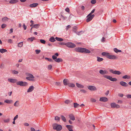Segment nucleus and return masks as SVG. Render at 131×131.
<instances>
[{
    "mask_svg": "<svg viewBox=\"0 0 131 131\" xmlns=\"http://www.w3.org/2000/svg\"><path fill=\"white\" fill-rule=\"evenodd\" d=\"M102 55L106 56L107 58L115 60L118 58L117 57L114 55H110V54L108 52H103L101 54Z\"/></svg>",
    "mask_w": 131,
    "mask_h": 131,
    "instance_id": "obj_1",
    "label": "nucleus"
},
{
    "mask_svg": "<svg viewBox=\"0 0 131 131\" xmlns=\"http://www.w3.org/2000/svg\"><path fill=\"white\" fill-rule=\"evenodd\" d=\"M75 50L77 52L81 53H90L91 51L86 48L81 47L76 48Z\"/></svg>",
    "mask_w": 131,
    "mask_h": 131,
    "instance_id": "obj_2",
    "label": "nucleus"
},
{
    "mask_svg": "<svg viewBox=\"0 0 131 131\" xmlns=\"http://www.w3.org/2000/svg\"><path fill=\"white\" fill-rule=\"evenodd\" d=\"M52 126L53 129L56 130L57 131L61 130L62 128V126L61 125H58L57 123L53 124Z\"/></svg>",
    "mask_w": 131,
    "mask_h": 131,
    "instance_id": "obj_3",
    "label": "nucleus"
},
{
    "mask_svg": "<svg viewBox=\"0 0 131 131\" xmlns=\"http://www.w3.org/2000/svg\"><path fill=\"white\" fill-rule=\"evenodd\" d=\"M103 77L105 78H106L108 80H110L112 81H116L117 80L115 78H113L112 77L110 76L107 75H103Z\"/></svg>",
    "mask_w": 131,
    "mask_h": 131,
    "instance_id": "obj_4",
    "label": "nucleus"
},
{
    "mask_svg": "<svg viewBox=\"0 0 131 131\" xmlns=\"http://www.w3.org/2000/svg\"><path fill=\"white\" fill-rule=\"evenodd\" d=\"M16 84L21 86H26L28 85L27 82H23L22 81H19L16 82Z\"/></svg>",
    "mask_w": 131,
    "mask_h": 131,
    "instance_id": "obj_5",
    "label": "nucleus"
},
{
    "mask_svg": "<svg viewBox=\"0 0 131 131\" xmlns=\"http://www.w3.org/2000/svg\"><path fill=\"white\" fill-rule=\"evenodd\" d=\"M66 46L70 48H73L75 47L76 45L74 44L71 42H69L66 43Z\"/></svg>",
    "mask_w": 131,
    "mask_h": 131,
    "instance_id": "obj_6",
    "label": "nucleus"
},
{
    "mask_svg": "<svg viewBox=\"0 0 131 131\" xmlns=\"http://www.w3.org/2000/svg\"><path fill=\"white\" fill-rule=\"evenodd\" d=\"M109 71L111 73L114 74L119 75L121 74V72L119 71L114 70L112 69H110Z\"/></svg>",
    "mask_w": 131,
    "mask_h": 131,
    "instance_id": "obj_7",
    "label": "nucleus"
},
{
    "mask_svg": "<svg viewBox=\"0 0 131 131\" xmlns=\"http://www.w3.org/2000/svg\"><path fill=\"white\" fill-rule=\"evenodd\" d=\"M88 89L91 91H94L97 90L96 87L93 85H89L88 86Z\"/></svg>",
    "mask_w": 131,
    "mask_h": 131,
    "instance_id": "obj_8",
    "label": "nucleus"
},
{
    "mask_svg": "<svg viewBox=\"0 0 131 131\" xmlns=\"http://www.w3.org/2000/svg\"><path fill=\"white\" fill-rule=\"evenodd\" d=\"M111 106L112 108L116 107L117 108H119L120 106L118 104H116L115 103H112L111 104Z\"/></svg>",
    "mask_w": 131,
    "mask_h": 131,
    "instance_id": "obj_9",
    "label": "nucleus"
},
{
    "mask_svg": "<svg viewBox=\"0 0 131 131\" xmlns=\"http://www.w3.org/2000/svg\"><path fill=\"white\" fill-rule=\"evenodd\" d=\"M120 84L122 86L127 87L128 86V84L126 82L123 81H121L119 82Z\"/></svg>",
    "mask_w": 131,
    "mask_h": 131,
    "instance_id": "obj_10",
    "label": "nucleus"
},
{
    "mask_svg": "<svg viewBox=\"0 0 131 131\" xmlns=\"http://www.w3.org/2000/svg\"><path fill=\"white\" fill-rule=\"evenodd\" d=\"M99 73L102 75H104L108 73V72L106 70H100Z\"/></svg>",
    "mask_w": 131,
    "mask_h": 131,
    "instance_id": "obj_11",
    "label": "nucleus"
},
{
    "mask_svg": "<svg viewBox=\"0 0 131 131\" xmlns=\"http://www.w3.org/2000/svg\"><path fill=\"white\" fill-rule=\"evenodd\" d=\"M34 87L33 86H30L29 88L28 89L27 92H30L32 91L34 89Z\"/></svg>",
    "mask_w": 131,
    "mask_h": 131,
    "instance_id": "obj_12",
    "label": "nucleus"
},
{
    "mask_svg": "<svg viewBox=\"0 0 131 131\" xmlns=\"http://www.w3.org/2000/svg\"><path fill=\"white\" fill-rule=\"evenodd\" d=\"M8 80L9 82L13 83H14L16 82H16H17V80L15 79H8Z\"/></svg>",
    "mask_w": 131,
    "mask_h": 131,
    "instance_id": "obj_13",
    "label": "nucleus"
},
{
    "mask_svg": "<svg viewBox=\"0 0 131 131\" xmlns=\"http://www.w3.org/2000/svg\"><path fill=\"white\" fill-rule=\"evenodd\" d=\"M108 100V99L106 97H101L100 98V101H101L106 102Z\"/></svg>",
    "mask_w": 131,
    "mask_h": 131,
    "instance_id": "obj_14",
    "label": "nucleus"
},
{
    "mask_svg": "<svg viewBox=\"0 0 131 131\" xmlns=\"http://www.w3.org/2000/svg\"><path fill=\"white\" fill-rule=\"evenodd\" d=\"M63 83L64 85H68L69 83V81L68 79H64L63 80Z\"/></svg>",
    "mask_w": 131,
    "mask_h": 131,
    "instance_id": "obj_15",
    "label": "nucleus"
},
{
    "mask_svg": "<svg viewBox=\"0 0 131 131\" xmlns=\"http://www.w3.org/2000/svg\"><path fill=\"white\" fill-rule=\"evenodd\" d=\"M38 4L37 3H34L29 5V6L31 8L35 7L37 6Z\"/></svg>",
    "mask_w": 131,
    "mask_h": 131,
    "instance_id": "obj_16",
    "label": "nucleus"
},
{
    "mask_svg": "<svg viewBox=\"0 0 131 131\" xmlns=\"http://www.w3.org/2000/svg\"><path fill=\"white\" fill-rule=\"evenodd\" d=\"M70 119L72 121H74L75 119V117L72 114H70L69 115Z\"/></svg>",
    "mask_w": 131,
    "mask_h": 131,
    "instance_id": "obj_17",
    "label": "nucleus"
},
{
    "mask_svg": "<svg viewBox=\"0 0 131 131\" xmlns=\"http://www.w3.org/2000/svg\"><path fill=\"white\" fill-rule=\"evenodd\" d=\"M87 18L86 19V21L87 22H88L91 20L93 18H92L90 15L88 16V15L86 17Z\"/></svg>",
    "mask_w": 131,
    "mask_h": 131,
    "instance_id": "obj_18",
    "label": "nucleus"
},
{
    "mask_svg": "<svg viewBox=\"0 0 131 131\" xmlns=\"http://www.w3.org/2000/svg\"><path fill=\"white\" fill-rule=\"evenodd\" d=\"M4 102L8 104H12L13 102V101L12 100H6L4 101Z\"/></svg>",
    "mask_w": 131,
    "mask_h": 131,
    "instance_id": "obj_19",
    "label": "nucleus"
},
{
    "mask_svg": "<svg viewBox=\"0 0 131 131\" xmlns=\"http://www.w3.org/2000/svg\"><path fill=\"white\" fill-rule=\"evenodd\" d=\"M66 127L69 131H70V130H72L73 128V126L72 125H67L66 126Z\"/></svg>",
    "mask_w": 131,
    "mask_h": 131,
    "instance_id": "obj_20",
    "label": "nucleus"
},
{
    "mask_svg": "<svg viewBox=\"0 0 131 131\" xmlns=\"http://www.w3.org/2000/svg\"><path fill=\"white\" fill-rule=\"evenodd\" d=\"M54 61L57 62L59 63L63 61V60L61 58H57L54 60Z\"/></svg>",
    "mask_w": 131,
    "mask_h": 131,
    "instance_id": "obj_21",
    "label": "nucleus"
},
{
    "mask_svg": "<svg viewBox=\"0 0 131 131\" xmlns=\"http://www.w3.org/2000/svg\"><path fill=\"white\" fill-rule=\"evenodd\" d=\"M9 19L8 18L6 17H5L2 18V21L3 22H5L6 21H7Z\"/></svg>",
    "mask_w": 131,
    "mask_h": 131,
    "instance_id": "obj_22",
    "label": "nucleus"
},
{
    "mask_svg": "<svg viewBox=\"0 0 131 131\" xmlns=\"http://www.w3.org/2000/svg\"><path fill=\"white\" fill-rule=\"evenodd\" d=\"M76 84L77 87L79 88H83L84 87V86L83 85L79 84L78 83H76Z\"/></svg>",
    "mask_w": 131,
    "mask_h": 131,
    "instance_id": "obj_23",
    "label": "nucleus"
},
{
    "mask_svg": "<svg viewBox=\"0 0 131 131\" xmlns=\"http://www.w3.org/2000/svg\"><path fill=\"white\" fill-rule=\"evenodd\" d=\"M35 38L34 37H32L30 38H28L27 39V40L28 41H30L31 42H32L33 40L35 39Z\"/></svg>",
    "mask_w": 131,
    "mask_h": 131,
    "instance_id": "obj_24",
    "label": "nucleus"
},
{
    "mask_svg": "<svg viewBox=\"0 0 131 131\" xmlns=\"http://www.w3.org/2000/svg\"><path fill=\"white\" fill-rule=\"evenodd\" d=\"M55 39L53 37H52L49 39V40L52 42H53L56 41Z\"/></svg>",
    "mask_w": 131,
    "mask_h": 131,
    "instance_id": "obj_25",
    "label": "nucleus"
},
{
    "mask_svg": "<svg viewBox=\"0 0 131 131\" xmlns=\"http://www.w3.org/2000/svg\"><path fill=\"white\" fill-rule=\"evenodd\" d=\"M114 51L116 53L118 52H122V51L121 50H118L117 48H116L114 49Z\"/></svg>",
    "mask_w": 131,
    "mask_h": 131,
    "instance_id": "obj_26",
    "label": "nucleus"
},
{
    "mask_svg": "<svg viewBox=\"0 0 131 131\" xmlns=\"http://www.w3.org/2000/svg\"><path fill=\"white\" fill-rule=\"evenodd\" d=\"M130 76L127 75H126L122 77V78L124 79H129L130 78Z\"/></svg>",
    "mask_w": 131,
    "mask_h": 131,
    "instance_id": "obj_27",
    "label": "nucleus"
},
{
    "mask_svg": "<svg viewBox=\"0 0 131 131\" xmlns=\"http://www.w3.org/2000/svg\"><path fill=\"white\" fill-rule=\"evenodd\" d=\"M18 2V0H11L9 1V3L11 4H14Z\"/></svg>",
    "mask_w": 131,
    "mask_h": 131,
    "instance_id": "obj_28",
    "label": "nucleus"
},
{
    "mask_svg": "<svg viewBox=\"0 0 131 131\" xmlns=\"http://www.w3.org/2000/svg\"><path fill=\"white\" fill-rule=\"evenodd\" d=\"M55 39L56 40L59 41H63V39L60 38L56 37L55 38Z\"/></svg>",
    "mask_w": 131,
    "mask_h": 131,
    "instance_id": "obj_29",
    "label": "nucleus"
},
{
    "mask_svg": "<svg viewBox=\"0 0 131 131\" xmlns=\"http://www.w3.org/2000/svg\"><path fill=\"white\" fill-rule=\"evenodd\" d=\"M18 101H16L14 104V106L16 107H18L19 105Z\"/></svg>",
    "mask_w": 131,
    "mask_h": 131,
    "instance_id": "obj_30",
    "label": "nucleus"
},
{
    "mask_svg": "<svg viewBox=\"0 0 131 131\" xmlns=\"http://www.w3.org/2000/svg\"><path fill=\"white\" fill-rule=\"evenodd\" d=\"M97 61L99 62L102 61L103 60V59L102 58H101L99 57H97Z\"/></svg>",
    "mask_w": 131,
    "mask_h": 131,
    "instance_id": "obj_31",
    "label": "nucleus"
},
{
    "mask_svg": "<svg viewBox=\"0 0 131 131\" xmlns=\"http://www.w3.org/2000/svg\"><path fill=\"white\" fill-rule=\"evenodd\" d=\"M7 51V50L5 49H0V52L1 53H3L4 52H5Z\"/></svg>",
    "mask_w": 131,
    "mask_h": 131,
    "instance_id": "obj_32",
    "label": "nucleus"
},
{
    "mask_svg": "<svg viewBox=\"0 0 131 131\" xmlns=\"http://www.w3.org/2000/svg\"><path fill=\"white\" fill-rule=\"evenodd\" d=\"M70 87H74L75 86V85L73 83H69L68 85Z\"/></svg>",
    "mask_w": 131,
    "mask_h": 131,
    "instance_id": "obj_33",
    "label": "nucleus"
},
{
    "mask_svg": "<svg viewBox=\"0 0 131 131\" xmlns=\"http://www.w3.org/2000/svg\"><path fill=\"white\" fill-rule=\"evenodd\" d=\"M23 42H19L18 43L17 46L18 47H21L23 46Z\"/></svg>",
    "mask_w": 131,
    "mask_h": 131,
    "instance_id": "obj_34",
    "label": "nucleus"
},
{
    "mask_svg": "<svg viewBox=\"0 0 131 131\" xmlns=\"http://www.w3.org/2000/svg\"><path fill=\"white\" fill-rule=\"evenodd\" d=\"M10 121V119L9 118L4 119L3 120V122L5 123H8Z\"/></svg>",
    "mask_w": 131,
    "mask_h": 131,
    "instance_id": "obj_35",
    "label": "nucleus"
},
{
    "mask_svg": "<svg viewBox=\"0 0 131 131\" xmlns=\"http://www.w3.org/2000/svg\"><path fill=\"white\" fill-rule=\"evenodd\" d=\"M73 31L75 33H76L77 32V27L76 26H74L73 27Z\"/></svg>",
    "mask_w": 131,
    "mask_h": 131,
    "instance_id": "obj_36",
    "label": "nucleus"
},
{
    "mask_svg": "<svg viewBox=\"0 0 131 131\" xmlns=\"http://www.w3.org/2000/svg\"><path fill=\"white\" fill-rule=\"evenodd\" d=\"M61 117L62 121L64 122H66V119L65 117L63 115H61Z\"/></svg>",
    "mask_w": 131,
    "mask_h": 131,
    "instance_id": "obj_37",
    "label": "nucleus"
},
{
    "mask_svg": "<svg viewBox=\"0 0 131 131\" xmlns=\"http://www.w3.org/2000/svg\"><path fill=\"white\" fill-rule=\"evenodd\" d=\"M79 105L77 103H74V106L75 108H77L79 107Z\"/></svg>",
    "mask_w": 131,
    "mask_h": 131,
    "instance_id": "obj_38",
    "label": "nucleus"
},
{
    "mask_svg": "<svg viewBox=\"0 0 131 131\" xmlns=\"http://www.w3.org/2000/svg\"><path fill=\"white\" fill-rule=\"evenodd\" d=\"M39 24H36L33 25V27L36 28H37L39 26Z\"/></svg>",
    "mask_w": 131,
    "mask_h": 131,
    "instance_id": "obj_39",
    "label": "nucleus"
},
{
    "mask_svg": "<svg viewBox=\"0 0 131 131\" xmlns=\"http://www.w3.org/2000/svg\"><path fill=\"white\" fill-rule=\"evenodd\" d=\"M45 59L47 60L48 61L51 62H53V60L51 58H46Z\"/></svg>",
    "mask_w": 131,
    "mask_h": 131,
    "instance_id": "obj_40",
    "label": "nucleus"
},
{
    "mask_svg": "<svg viewBox=\"0 0 131 131\" xmlns=\"http://www.w3.org/2000/svg\"><path fill=\"white\" fill-rule=\"evenodd\" d=\"M12 72L13 74H17L18 73V71L15 70H13L12 71Z\"/></svg>",
    "mask_w": 131,
    "mask_h": 131,
    "instance_id": "obj_41",
    "label": "nucleus"
},
{
    "mask_svg": "<svg viewBox=\"0 0 131 131\" xmlns=\"http://www.w3.org/2000/svg\"><path fill=\"white\" fill-rule=\"evenodd\" d=\"M32 78H31L29 77H26V79L29 81H33L34 80V79H32Z\"/></svg>",
    "mask_w": 131,
    "mask_h": 131,
    "instance_id": "obj_42",
    "label": "nucleus"
},
{
    "mask_svg": "<svg viewBox=\"0 0 131 131\" xmlns=\"http://www.w3.org/2000/svg\"><path fill=\"white\" fill-rule=\"evenodd\" d=\"M95 10V9H93L91 12V13L89 14L88 15V16H89L90 15H92L93 13Z\"/></svg>",
    "mask_w": 131,
    "mask_h": 131,
    "instance_id": "obj_43",
    "label": "nucleus"
},
{
    "mask_svg": "<svg viewBox=\"0 0 131 131\" xmlns=\"http://www.w3.org/2000/svg\"><path fill=\"white\" fill-rule=\"evenodd\" d=\"M28 77H30V78H34V77L33 76V75L31 74H30V73L28 74Z\"/></svg>",
    "mask_w": 131,
    "mask_h": 131,
    "instance_id": "obj_44",
    "label": "nucleus"
},
{
    "mask_svg": "<svg viewBox=\"0 0 131 131\" xmlns=\"http://www.w3.org/2000/svg\"><path fill=\"white\" fill-rule=\"evenodd\" d=\"M40 42L41 43L44 44H45L46 42V41L45 40L43 39H40Z\"/></svg>",
    "mask_w": 131,
    "mask_h": 131,
    "instance_id": "obj_45",
    "label": "nucleus"
},
{
    "mask_svg": "<svg viewBox=\"0 0 131 131\" xmlns=\"http://www.w3.org/2000/svg\"><path fill=\"white\" fill-rule=\"evenodd\" d=\"M41 51L40 50H35V52L37 54H38Z\"/></svg>",
    "mask_w": 131,
    "mask_h": 131,
    "instance_id": "obj_46",
    "label": "nucleus"
},
{
    "mask_svg": "<svg viewBox=\"0 0 131 131\" xmlns=\"http://www.w3.org/2000/svg\"><path fill=\"white\" fill-rule=\"evenodd\" d=\"M54 119L55 120H58L59 121L60 119V118L58 116H56L55 117Z\"/></svg>",
    "mask_w": 131,
    "mask_h": 131,
    "instance_id": "obj_47",
    "label": "nucleus"
},
{
    "mask_svg": "<svg viewBox=\"0 0 131 131\" xmlns=\"http://www.w3.org/2000/svg\"><path fill=\"white\" fill-rule=\"evenodd\" d=\"M59 44L62 45H65L66 46V43L64 42H60Z\"/></svg>",
    "mask_w": 131,
    "mask_h": 131,
    "instance_id": "obj_48",
    "label": "nucleus"
},
{
    "mask_svg": "<svg viewBox=\"0 0 131 131\" xmlns=\"http://www.w3.org/2000/svg\"><path fill=\"white\" fill-rule=\"evenodd\" d=\"M91 3L93 4H94L96 3V0H92L91 2Z\"/></svg>",
    "mask_w": 131,
    "mask_h": 131,
    "instance_id": "obj_49",
    "label": "nucleus"
},
{
    "mask_svg": "<svg viewBox=\"0 0 131 131\" xmlns=\"http://www.w3.org/2000/svg\"><path fill=\"white\" fill-rule=\"evenodd\" d=\"M52 58L54 60H55L57 59V57L55 56V55H54L52 56Z\"/></svg>",
    "mask_w": 131,
    "mask_h": 131,
    "instance_id": "obj_50",
    "label": "nucleus"
},
{
    "mask_svg": "<svg viewBox=\"0 0 131 131\" xmlns=\"http://www.w3.org/2000/svg\"><path fill=\"white\" fill-rule=\"evenodd\" d=\"M105 38L104 37H103L102 39L101 40V41L103 42H104L105 41Z\"/></svg>",
    "mask_w": 131,
    "mask_h": 131,
    "instance_id": "obj_51",
    "label": "nucleus"
},
{
    "mask_svg": "<svg viewBox=\"0 0 131 131\" xmlns=\"http://www.w3.org/2000/svg\"><path fill=\"white\" fill-rule=\"evenodd\" d=\"M6 24H3L1 26L2 28H4L6 27Z\"/></svg>",
    "mask_w": 131,
    "mask_h": 131,
    "instance_id": "obj_52",
    "label": "nucleus"
},
{
    "mask_svg": "<svg viewBox=\"0 0 131 131\" xmlns=\"http://www.w3.org/2000/svg\"><path fill=\"white\" fill-rule=\"evenodd\" d=\"M8 43H13L12 40L11 39H9L8 40Z\"/></svg>",
    "mask_w": 131,
    "mask_h": 131,
    "instance_id": "obj_53",
    "label": "nucleus"
},
{
    "mask_svg": "<svg viewBox=\"0 0 131 131\" xmlns=\"http://www.w3.org/2000/svg\"><path fill=\"white\" fill-rule=\"evenodd\" d=\"M80 91L82 93H86L87 91L85 90H80Z\"/></svg>",
    "mask_w": 131,
    "mask_h": 131,
    "instance_id": "obj_54",
    "label": "nucleus"
},
{
    "mask_svg": "<svg viewBox=\"0 0 131 131\" xmlns=\"http://www.w3.org/2000/svg\"><path fill=\"white\" fill-rule=\"evenodd\" d=\"M70 102V101L69 100H66L65 102L64 103L66 104H68Z\"/></svg>",
    "mask_w": 131,
    "mask_h": 131,
    "instance_id": "obj_55",
    "label": "nucleus"
},
{
    "mask_svg": "<svg viewBox=\"0 0 131 131\" xmlns=\"http://www.w3.org/2000/svg\"><path fill=\"white\" fill-rule=\"evenodd\" d=\"M82 32L81 31H80L79 32H77L76 33H75L77 35H81V32Z\"/></svg>",
    "mask_w": 131,
    "mask_h": 131,
    "instance_id": "obj_56",
    "label": "nucleus"
},
{
    "mask_svg": "<svg viewBox=\"0 0 131 131\" xmlns=\"http://www.w3.org/2000/svg\"><path fill=\"white\" fill-rule=\"evenodd\" d=\"M18 117V115H17L13 119V120L15 121L16 119H17Z\"/></svg>",
    "mask_w": 131,
    "mask_h": 131,
    "instance_id": "obj_57",
    "label": "nucleus"
},
{
    "mask_svg": "<svg viewBox=\"0 0 131 131\" xmlns=\"http://www.w3.org/2000/svg\"><path fill=\"white\" fill-rule=\"evenodd\" d=\"M126 97L128 98H131V95L127 94L126 95Z\"/></svg>",
    "mask_w": 131,
    "mask_h": 131,
    "instance_id": "obj_58",
    "label": "nucleus"
},
{
    "mask_svg": "<svg viewBox=\"0 0 131 131\" xmlns=\"http://www.w3.org/2000/svg\"><path fill=\"white\" fill-rule=\"evenodd\" d=\"M65 11L68 13H69L70 12V9L69 8L67 7L65 9Z\"/></svg>",
    "mask_w": 131,
    "mask_h": 131,
    "instance_id": "obj_59",
    "label": "nucleus"
},
{
    "mask_svg": "<svg viewBox=\"0 0 131 131\" xmlns=\"http://www.w3.org/2000/svg\"><path fill=\"white\" fill-rule=\"evenodd\" d=\"M52 68V66L51 65H49L48 66V69L49 70H51Z\"/></svg>",
    "mask_w": 131,
    "mask_h": 131,
    "instance_id": "obj_60",
    "label": "nucleus"
},
{
    "mask_svg": "<svg viewBox=\"0 0 131 131\" xmlns=\"http://www.w3.org/2000/svg\"><path fill=\"white\" fill-rule=\"evenodd\" d=\"M91 101L92 102H95L96 101V100L95 99L93 98L91 99Z\"/></svg>",
    "mask_w": 131,
    "mask_h": 131,
    "instance_id": "obj_61",
    "label": "nucleus"
},
{
    "mask_svg": "<svg viewBox=\"0 0 131 131\" xmlns=\"http://www.w3.org/2000/svg\"><path fill=\"white\" fill-rule=\"evenodd\" d=\"M23 27L24 28V29L25 30L26 29H27V26H25V24H23Z\"/></svg>",
    "mask_w": 131,
    "mask_h": 131,
    "instance_id": "obj_62",
    "label": "nucleus"
},
{
    "mask_svg": "<svg viewBox=\"0 0 131 131\" xmlns=\"http://www.w3.org/2000/svg\"><path fill=\"white\" fill-rule=\"evenodd\" d=\"M61 18L63 19L64 20H65L67 19V17H64L63 16H61Z\"/></svg>",
    "mask_w": 131,
    "mask_h": 131,
    "instance_id": "obj_63",
    "label": "nucleus"
},
{
    "mask_svg": "<svg viewBox=\"0 0 131 131\" xmlns=\"http://www.w3.org/2000/svg\"><path fill=\"white\" fill-rule=\"evenodd\" d=\"M71 27V26L70 25H68L67 26L66 29L67 30H68V29L69 28H70Z\"/></svg>",
    "mask_w": 131,
    "mask_h": 131,
    "instance_id": "obj_64",
    "label": "nucleus"
}]
</instances>
